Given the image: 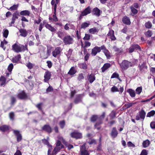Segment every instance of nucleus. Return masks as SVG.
Returning <instances> with one entry per match:
<instances>
[{"instance_id": "obj_12", "label": "nucleus", "mask_w": 155, "mask_h": 155, "mask_svg": "<svg viewBox=\"0 0 155 155\" xmlns=\"http://www.w3.org/2000/svg\"><path fill=\"white\" fill-rule=\"evenodd\" d=\"M18 16H19V14L17 12H15L13 14L12 21L11 22V24L10 25V26L14 24L16 19L18 18Z\"/></svg>"}, {"instance_id": "obj_23", "label": "nucleus", "mask_w": 155, "mask_h": 155, "mask_svg": "<svg viewBox=\"0 0 155 155\" xmlns=\"http://www.w3.org/2000/svg\"><path fill=\"white\" fill-rule=\"evenodd\" d=\"M46 28L48 29L49 30L51 31L52 32H54L56 30L53 27L48 23H46L45 25Z\"/></svg>"}, {"instance_id": "obj_45", "label": "nucleus", "mask_w": 155, "mask_h": 155, "mask_svg": "<svg viewBox=\"0 0 155 155\" xmlns=\"http://www.w3.org/2000/svg\"><path fill=\"white\" fill-rule=\"evenodd\" d=\"M144 34L147 37H150L152 35V31L150 30H148L144 33Z\"/></svg>"}, {"instance_id": "obj_8", "label": "nucleus", "mask_w": 155, "mask_h": 155, "mask_svg": "<svg viewBox=\"0 0 155 155\" xmlns=\"http://www.w3.org/2000/svg\"><path fill=\"white\" fill-rule=\"evenodd\" d=\"M101 50V47H99L96 46L92 49L91 54L92 56H94L96 55L97 53L100 52Z\"/></svg>"}, {"instance_id": "obj_63", "label": "nucleus", "mask_w": 155, "mask_h": 155, "mask_svg": "<svg viewBox=\"0 0 155 155\" xmlns=\"http://www.w3.org/2000/svg\"><path fill=\"white\" fill-rule=\"evenodd\" d=\"M150 126L152 129H155V122H152L150 123Z\"/></svg>"}, {"instance_id": "obj_51", "label": "nucleus", "mask_w": 155, "mask_h": 155, "mask_svg": "<svg viewBox=\"0 0 155 155\" xmlns=\"http://www.w3.org/2000/svg\"><path fill=\"white\" fill-rule=\"evenodd\" d=\"M84 48H87V47H89L91 45V43L87 41H84Z\"/></svg>"}, {"instance_id": "obj_61", "label": "nucleus", "mask_w": 155, "mask_h": 155, "mask_svg": "<svg viewBox=\"0 0 155 155\" xmlns=\"http://www.w3.org/2000/svg\"><path fill=\"white\" fill-rule=\"evenodd\" d=\"M16 137L17 141L18 142L20 141L22 139V136L21 134L18 135L16 136Z\"/></svg>"}, {"instance_id": "obj_20", "label": "nucleus", "mask_w": 155, "mask_h": 155, "mask_svg": "<svg viewBox=\"0 0 155 155\" xmlns=\"http://www.w3.org/2000/svg\"><path fill=\"white\" fill-rule=\"evenodd\" d=\"M20 33V35L22 37H25L27 35V31L24 29H21L19 30Z\"/></svg>"}, {"instance_id": "obj_32", "label": "nucleus", "mask_w": 155, "mask_h": 155, "mask_svg": "<svg viewBox=\"0 0 155 155\" xmlns=\"http://www.w3.org/2000/svg\"><path fill=\"white\" fill-rule=\"evenodd\" d=\"M8 42L5 39H4L3 41L1 42L0 46L5 50L6 48V47L4 46L5 45L7 44Z\"/></svg>"}, {"instance_id": "obj_42", "label": "nucleus", "mask_w": 155, "mask_h": 155, "mask_svg": "<svg viewBox=\"0 0 155 155\" xmlns=\"http://www.w3.org/2000/svg\"><path fill=\"white\" fill-rule=\"evenodd\" d=\"M142 88L141 87H138L136 89L137 94H140L142 91Z\"/></svg>"}, {"instance_id": "obj_24", "label": "nucleus", "mask_w": 155, "mask_h": 155, "mask_svg": "<svg viewBox=\"0 0 155 155\" xmlns=\"http://www.w3.org/2000/svg\"><path fill=\"white\" fill-rule=\"evenodd\" d=\"M76 72L77 71L75 69L74 67H72L68 71V74L71 75H72L75 74Z\"/></svg>"}, {"instance_id": "obj_16", "label": "nucleus", "mask_w": 155, "mask_h": 155, "mask_svg": "<svg viewBox=\"0 0 155 155\" xmlns=\"http://www.w3.org/2000/svg\"><path fill=\"white\" fill-rule=\"evenodd\" d=\"M114 31L113 30H111L109 31L107 35L110 37V38L112 40L114 41L116 40V38L114 35Z\"/></svg>"}, {"instance_id": "obj_6", "label": "nucleus", "mask_w": 155, "mask_h": 155, "mask_svg": "<svg viewBox=\"0 0 155 155\" xmlns=\"http://www.w3.org/2000/svg\"><path fill=\"white\" fill-rule=\"evenodd\" d=\"M17 97L20 99H25L27 98L26 94L24 91H19Z\"/></svg>"}, {"instance_id": "obj_26", "label": "nucleus", "mask_w": 155, "mask_h": 155, "mask_svg": "<svg viewBox=\"0 0 155 155\" xmlns=\"http://www.w3.org/2000/svg\"><path fill=\"white\" fill-rule=\"evenodd\" d=\"M9 129V127L7 125H3L0 127V130L2 132H5Z\"/></svg>"}, {"instance_id": "obj_25", "label": "nucleus", "mask_w": 155, "mask_h": 155, "mask_svg": "<svg viewBox=\"0 0 155 155\" xmlns=\"http://www.w3.org/2000/svg\"><path fill=\"white\" fill-rule=\"evenodd\" d=\"M30 13V12L27 10L21 11L20 12V15L27 16H29Z\"/></svg>"}, {"instance_id": "obj_15", "label": "nucleus", "mask_w": 155, "mask_h": 155, "mask_svg": "<svg viewBox=\"0 0 155 155\" xmlns=\"http://www.w3.org/2000/svg\"><path fill=\"white\" fill-rule=\"evenodd\" d=\"M122 21L123 23L125 24L130 25L131 24V22L129 18L126 16L123 18Z\"/></svg>"}, {"instance_id": "obj_37", "label": "nucleus", "mask_w": 155, "mask_h": 155, "mask_svg": "<svg viewBox=\"0 0 155 155\" xmlns=\"http://www.w3.org/2000/svg\"><path fill=\"white\" fill-rule=\"evenodd\" d=\"M150 143V141L148 140H146L143 142V147H146L148 146Z\"/></svg>"}, {"instance_id": "obj_19", "label": "nucleus", "mask_w": 155, "mask_h": 155, "mask_svg": "<svg viewBox=\"0 0 155 155\" xmlns=\"http://www.w3.org/2000/svg\"><path fill=\"white\" fill-rule=\"evenodd\" d=\"M111 66V64L109 63L105 64L101 68L102 72H104L106 70L109 68Z\"/></svg>"}, {"instance_id": "obj_64", "label": "nucleus", "mask_w": 155, "mask_h": 155, "mask_svg": "<svg viewBox=\"0 0 155 155\" xmlns=\"http://www.w3.org/2000/svg\"><path fill=\"white\" fill-rule=\"evenodd\" d=\"M147 151L146 150H143L140 155H147Z\"/></svg>"}, {"instance_id": "obj_4", "label": "nucleus", "mask_w": 155, "mask_h": 155, "mask_svg": "<svg viewBox=\"0 0 155 155\" xmlns=\"http://www.w3.org/2000/svg\"><path fill=\"white\" fill-rule=\"evenodd\" d=\"M146 113L143 110H142L139 112L138 114H137L136 117L135 119L138 120L140 119L144 120L145 117Z\"/></svg>"}, {"instance_id": "obj_54", "label": "nucleus", "mask_w": 155, "mask_h": 155, "mask_svg": "<svg viewBox=\"0 0 155 155\" xmlns=\"http://www.w3.org/2000/svg\"><path fill=\"white\" fill-rule=\"evenodd\" d=\"M119 76V74L116 72H115L112 75L111 78H118V77Z\"/></svg>"}, {"instance_id": "obj_41", "label": "nucleus", "mask_w": 155, "mask_h": 155, "mask_svg": "<svg viewBox=\"0 0 155 155\" xmlns=\"http://www.w3.org/2000/svg\"><path fill=\"white\" fill-rule=\"evenodd\" d=\"M81 95H79L77 96L74 101L75 103L77 104L80 102L81 100Z\"/></svg>"}, {"instance_id": "obj_58", "label": "nucleus", "mask_w": 155, "mask_h": 155, "mask_svg": "<svg viewBox=\"0 0 155 155\" xmlns=\"http://www.w3.org/2000/svg\"><path fill=\"white\" fill-rule=\"evenodd\" d=\"M12 130L13 131V133L16 136L21 134L20 133L19 131L18 130Z\"/></svg>"}, {"instance_id": "obj_34", "label": "nucleus", "mask_w": 155, "mask_h": 155, "mask_svg": "<svg viewBox=\"0 0 155 155\" xmlns=\"http://www.w3.org/2000/svg\"><path fill=\"white\" fill-rule=\"evenodd\" d=\"M90 25L89 22H84L82 23L81 25V28L85 29L86 28L88 27Z\"/></svg>"}, {"instance_id": "obj_2", "label": "nucleus", "mask_w": 155, "mask_h": 155, "mask_svg": "<svg viewBox=\"0 0 155 155\" xmlns=\"http://www.w3.org/2000/svg\"><path fill=\"white\" fill-rule=\"evenodd\" d=\"M120 65L121 68L123 70H125L127 69L129 66H131L132 64L130 62L126 60H124Z\"/></svg>"}, {"instance_id": "obj_56", "label": "nucleus", "mask_w": 155, "mask_h": 155, "mask_svg": "<svg viewBox=\"0 0 155 155\" xmlns=\"http://www.w3.org/2000/svg\"><path fill=\"white\" fill-rule=\"evenodd\" d=\"M59 124L60 127L63 128L65 125V123L64 120H62L60 122Z\"/></svg>"}, {"instance_id": "obj_33", "label": "nucleus", "mask_w": 155, "mask_h": 155, "mask_svg": "<svg viewBox=\"0 0 155 155\" xmlns=\"http://www.w3.org/2000/svg\"><path fill=\"white\" fill-rule=\"evenodd\" d=\"M79 66L80 68L83 69H86L87 68V65L85 63L80 64L79 65Z\"/></svg>"}, {"instance_id": "obj_50", "label": "nucleus", "mask_w": 155, "mask_h": 155, "mask_svg": "<svg viewBox=\"0 0 155 155\" xmlns=\"http://www.w3.org/2000/svg\"><path fill=\"white\" fill-rule=\"evenodd\" d=\"M42 21V18L40 17H39L38 19H35L34 21L35 23L39 24Z\"/></svg>"}, {"instance_id": "obj_49", "label": "nucleus", "mask_w": 155, "mask_h": 155, "mask_svg": "<svg viewBox=\"0 0 155 155\" xmlns=\"http://www.w3.org/2000/svg\"><path fill=\"white\" fill-rule=\"evenodd\" d=\"M58 138L59 139L58 140L62 141L63 143H64L65 145H67V142L62 137L59 136L58 137Z\"/></svg>"}, {"instance_id": "obj_1", "label": "nucleus", "mask_w": 155, "mask_h": 155, "mask_svg": "<svg viewBox=\"0 0 155 155\" xmlns=\"http://www.w3.org/2000/svg\"><path fill=\"white\" fill-rule=\"evenodd\" d=\"M12 50L17 53L24 52L28 50L27 45H24L18 43H16L12 45Z\"/></svg>"}, {"instance_id": "obj_39", "label": "nucleus", "mask_w": 155, "mask_h": 155, "mask_svg": "<svg viewBox=\"0 0 155 155\" xmlns=\"http://www.w3.org/2000/svg\"><path fill=\"white\" fill-rule=\"evenodd\" d=\"M155 114V111L152 110L149 112L147 114V117H150L153 116Z\"/></svg>"}, {"instance_id": "obj_57", "label": "nucleus", "mask_w": 155, "mask_h": 155, "mask_svg": "<svg viewBox=\"0 0 155 155\" xmlns=\"http://www.w3.org/2000/svg\"><path fill=\"white\" fill-rule=\"evenodd\" d=\"M111 91L113 92H118L119 90L116 86H113L111 88Z\"/></svg>"}, {"instance_id": "obj_27", "label": "nucleus", "mask_w": 155, "mask_h": 155, "mask_svg": "<svg viewBox=\"0 0 155 155\" xmlns=\"http://www.w3.org/2000/svg\"><path fill=\"white\" fill-rule=\"evenodd\" d=\"M64 146L63 145H61V146H56L53 151V154L56 153L58 151H60L61 149L64 148Z\"/></svg>"}, {"instance_id": "obj_5", "label": "nucleus", "mask_w": 155, "mask_h": 155, "mask_svg": "<svg viewBox=\"0 0 155 155\" xmlns=\"http://www.w3.org/2000/svg\"><path fill=\"white\" fill-rule=\"evenodd\" d=\"M80 155H89L88 151L86 149L85 144L80 146Z\"/></svg>"}, {"instance_id": "obj_52", "label": "nucleus", "mask_w": 155, "mask_h": 155, "mask_svg": "<svg viewBox=\"0 0 155 155\" xmlns=\"http://www.w3.org/2000/svg\"><path fill=\"white\" fill-rule=\"evenodd\" d=\"M13 68V65L12 63L10 64L8 68V70L9 72H11Z\"/></svg>"}, {"instance_id": "obj_14", "label": "nucleus", "mask_w": 155, "mask_h": 155, "mask_svg": "<svg viewBox=\"0 0 155 155\" xmlns=\"http://www.w3.org/2000/svg\"><path fill=\"white\" fill-rule=\"evenodd\" d=\"M60 48L59 47L56 48L52 52V55L54 57H56L57 55L59 54L60 53Z\"/></svg>"}, {"instance_id": "obj_29", "label": "nucleus", "mask_w": 155, "mask_h": 155, "mask_svg": "<svg viewBox=\"0 0 155 155\" xmlns=\"http://www.w3.org/2000/svg\"><path fill=\"white\" fill-rule=\"evenodd\" d=\"M127 91L129 93L131 97H135V93L134 90L131 89H129L127 90Z\"/></svg>"}, {"instance_id": "obj_46", "label": "nucleus", "mask_w": 155, "mask_h": 155, "mask_svg": "<svg viewBox=\"0 0 155 155\" xmlns=\"http://www.w3.org/2000/svg\"><path fill=\"white\" fill-rule=\"evenodd\" d=\"M102 122L101 121H100L99 122H97L94 125L95 128L98 130H99L100 128V127L99 126V125L101 124Z\"/></svg>"}, {"instance_id": "obj_3", "label": "nucleus", "mask_w": 155, "mask_h": 155, "mask_svg": "<svg viewBox=\"0 0 155 155\" xmlns=\"http://www.w3.org/2000/svg\"><path fill=\"white\" fill-rule=\"evenodd\" d=\"M63 42L65 45H70L73 43V38L70 35L66 36L63 39Z\"/></svg>"}, {"instance_id": "obj_47", "label": "nucleus", "mask_w": 155, "mask_h": 155, "mask_svg": "<svg viewBox=\"0 0 155 155\" xmlns=\"http://www.w3.org/2000/svg\"><path fill=\"white\" fill-rule=\"evenodd\" d=\"M134 49L135 50H140V46L137 44H134L132 45Z\"/></svg>"}, {"instance_id": "obj_36", "label": "nucleus", "mask_w": 155, "mask_h": 155, "mask_svg": "<svg viewBox=\"0 0 155 155\" xmlns=\"http://www.w3.org/2000/svg\"><path fill=\"white\" fill-rule=\"evenodd\" d=\"M0 81H2L1 85H5L6 83V78L3 76H1L0 78Z\"/></svg>"}, {"instance_id": "obj_38", "label": "nucleus", "mask_w": 155, "mask_h": 155, "mask_svg": "<svg viewBox=\"0 0 155 155\" xmlns=\"http://www.w3.org/2000/svg\"><path fill=\"white\" fill-rule=\"evenodd\" d=\"M84 78V75L83 73H81L78 74L77 78V80L79 81H81Z\"/></svg>"}, {"instance_id": "obj_28", "label": "nucleus", "mask_w": 155, "mask_h": 155, "mask_svg": "<svg viewBox=\"0 0 155 155\" xmlns=\"http://www.w3.org/2000/svg\"><path fill=\"white\" fill-rule=\"evenodd\" d=\"M21 58V55L20 54H18L17 56L13 58L12 61L13 63H16L20 60Z\"/></svg>"}, {"instance_id": "obj_43", "label": "nucleus", "mask_w": 155, "mask_h": 155, "mask_svg": "<svg viewBox=\"0 0 155 155\" xmlns=\"http://www.w3.org/2000/svg\"><path fill=\"white\" fill-rule=\"evenodd\" d=\"M91 35L88 34H85V36L84 37L83 39L84 40H89L90 39Z\"/></svg>"}, {"instance_id": "obj_60", "label": "nucleus", "mask_w": 155, "mask_h": 155, "mask_svg": "<svg viewBox=\"0 0 155 155\" xmlns=\"http://www.w3.org/2000/svg\"><path fill=\"white\" fill-rule=\"evenodd\" d=\"M57 34L58 37L60 38H62L63 36V33L60 31H58L57 32Z\"/></svg>"}, {"instance_id": "obj_53", "label": "nucleus", "mask_w": 155, "mask_h": 155, "mask_svg": "<svg viewBox=\"0 0 155 155\" xmlns=\"http://www.w3.org/2000/svg\"><path fill=\"white\" fill-rule=\"evenodd\" d=\"M116 112L115 111H112L110 114V116L112 118H114L116 117Z\"/></svg>"}, {"instance_id": "obj_22", "label": "nucleus", "mask_w": 155, "mask_h": 155, "mask_svg": "<svg viewBox=\"0 0 155 155\" xmlns=\"http://www.w3.org/2000/svg\"><path fill=\"white\" fill-rule=\"evenodd\" d=\"M93 13L94 15L99 16L100 15L101 11L98 8H95L93 10Z\"/></svg>"}, {"instance_id": "obj_11", "label": "nucleus", "mask_w": 155, "mask_h": 155, "mask_svg": "<svg viewBox=\"0 0 155 155\" xmlns=\"http://www.w3.org/2000/svg\"><path fill=\"white\" fill-rule=\"evenodd\" d=\"M101 50L103 51L107 58L109 59L110 58V53L109 51L106 49V48L104 45L101 46Z\"/></svg>"}, {"instance_id": "obj_9", "label": "nucleus", "mask_w": 155, "mask_h": 155, "mask_svg": "<svg viewBox=\"0 0 155 155\" xmlns=\"http://www.w3.org/2000/svg\"><path fill=\"white\" fill-rule=\"evenodd\" d=\"M71 137L76 139L81 138L82 137V135L81 133L74 132L71 133Z\"/></svg>"}, {"instance_id": "obj_13", "label": "nucleus", "mask_w": 155, "mask_h": 155, "mask_svg": "<svg viewBox=\"0 0 155 155\" xmlns=\"http://www.w3.org/2000/svg\"><path fill=\"white\" fill-rule=\"evenodd\" d=\"M118 134L117 131L115 127H113L112 128L111 132L110 135L112 137L115 138L117 136Z\"/></svg>"}, {"instance_id": "obj_62", "label": "nucleus", "mask_w": 155, "mask_h": 155, "mask_svg": "<svg viewBox=\"0 0 155 155\" xmlns=\"http://www.w3.org/2000/svg\"><path fill=\"white\" fill-rule=\"evenodd\" d=\"M14 114L13 112H11L9 113V117H10V119L11 120H14Z\"/></svg>"}, {"instance_id": "obj_21", "label": "nucleus", "mask_w": 155, "mask_h": 155, "mask_svg": "<svg viewBox=\"0 0 155 155\" xmlns=\"http://www.w3.org/2000/svg\"><path fill=\"white\" fill-rule=\"evenodd\" d=\"M88 79L90 83H92L95 80V77L94 74H91L88 76Z\"/></svg>"}, {"instance_id": "obj_59", "label": "nucleus", "mask_w": 155, "mask_h": 155, "mask_svg": "<svg viewBox=\"0 0 155 155\" xmlns=\"http://www.w3.org/2000/svg\"><path fill=\"white\" fill-rule=\"evenodd\" d=\"M97 118V117L96 115H93L91 118V120L92 122L95 121Z\"/></svg>"}, {"instance_id": "obj_18", "label": "nucleus", "mask_w": 155, "mask_h": 155, "mask_svg": "<svg viewBox=\"0 0 155 155\" xmlns=\"http://www.w3.org/2000/svg\"><path fill=\"white\" fill-rule=\"evenodd\" d=\"M99 31V30L96 27L90 28L89 30V32L92 34H97Z\"/></svg>"}, {"instance_id": "obj_31", "label": "nucleus", "mask_w": 155, "mask_h": 155, "mask_svg": "<svg viewBox=\"0 0 155 155\" xmlns=\"http://www.w3.org/2000/svg\"><path fill=\"white\" fill-rule=\"evenodd\" d=\"M2 33L3 37L7 38L9 34V31L7 29H4Z\"/></svg>"}, {"instance_id": "obj_40", "label": "nucleus", "mask_w": 155, "mask_h": 155, "mask_svg": "<svg viewBox=\"0 0 155 155\" xmlns=\"http://www.w3.org/2000/svg\"><path fill=\"white\" fill-rule=\"evenodd\" d=\"M18 6V5H14L10 7L9 8H8V10L11 11L16 10L17 9Z\"/></svg>"}, {"instance_id": "obj_55", "label": "nucleus", "mask_w": 155, "mask_h": 155, "mask_svg": "<svg viewBox=\"0 0 155 155\" xmlns=\"http://www.w3.org/2000/svg\"><path fill=\"white\" fill-rule=\"evenodd\" d=\"M130 9L132 12L134 14H136L137 13V10L133 7H131Z\"/></svg>"}, {"instance_id": "obj_17", "label": "nucleus", "mask_w": 155, "mask_h": 155, "mask_svg": "<svg viewBox=\"0 0 155 155\" xmlns=\"http://www.w3.org/2000/svg\"><path fill=\"white\" fill-rule=\"evenodd\" d=\"M43 130H44L46 132L50 133L52 131V129L51 127L48 125H45L42 127Z\"/></svg>"}, {"instance_id": "obj_44", "label": "nucleus", "mask_w": 155, "mask_h": 155, "mask_svg": "<svg viewBox=\"0 0 155 155\" xmlns=\"http://www.w3.org/2000/svg\"><path fill=\"white\" fill-rule=\"evenodd\" d=\"M145 27L147 28H150L152 26V24L151 22L150 21H148L147 22H146L145 24Z\"/></svg>"}, {"instance_id": "obj_10", "label": "nucleus", "mask_w": 155, "mask_h": 155, "mask_svg": "<svg viewBox=\"0 0 155 155\" xmlns=\"http://www.w3.org/2000/svg\"><path fill=\"white\" fill-rule=\"evenodd\" d=\"M91 12V8L89 6L88 7L86 8L83 12L81 13L80 15V16H83L87 15L90 14Z\"/></svg>"}, {"instance_id": "obj_48", "label": "nucleus", "mask_w": 155, "mask_h": 155, "mask_svg": "<svg viewBox=\"0 0 155 155\" xmlns=\"http://www.w3.org/2000/svg\"><path fill=\"white\" fill-rule=\"evenodd\" d=\"M135 103H130L126 104L124 105V106L127 108H128L131 107L133 104H135Z\"/></svg>"}, {"instance_id": "obj_30", "label": "nucleus", "mask_w": 155, "mask_h": 155, "mask_svg": "<svg viewBox=\"0 0 155 155\" xmlns=\"http://www.w3.org/2000/svg\"><path fill=\"white\" fill-rule=\"evenodd\" d=\"M113 49L114 51L117 52V54H119L123 52V51L122 49L117 48L116 46H114L113 47Z\"/></svg>"}, {"instance_id": "obj_35", "label": "nucleus", "mask_w": 155, "mask_h": 155, "mask_svg": "<svg viewBox=\"0 0 155 155\" xmlns=\"http://www.w3.org/2000/svg\"><path fill=\"white\" fill-rule=\"evenodd\" d=\"M26 65L28 68L30 69L33 68L35 65L34 64H32L30 62H28L26 63Z\"/></svg>"}, {"instance_id": "obj_7", "label": "nucleus", "mask_w": 155, "mask_h": 155, "mask_svg": "<svg viewBox=\"0 0 155 155\" xmlns=\"http://www.w3.org/2000/svg\"><path fill=\"white\" fill-rule=\"evenodd\" d=\"M51 73L48 71H46L44 74V81L45 82L48 83L49 80L51 79Z\"/></svg>"}]
</instances>
